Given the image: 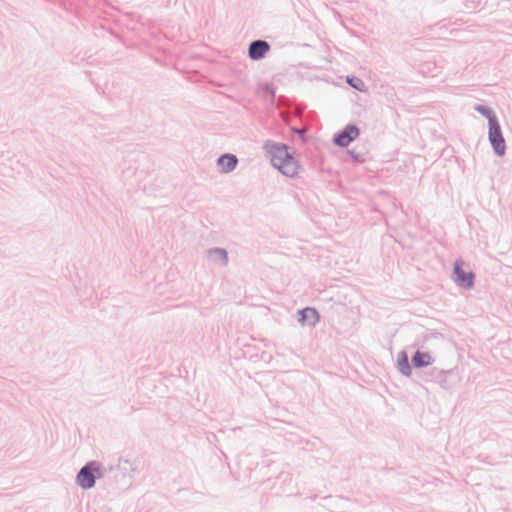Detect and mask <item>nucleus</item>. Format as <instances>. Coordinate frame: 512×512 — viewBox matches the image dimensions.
<instances>
[{
  "label": "nucleus",
  "mask_w": 512,
  "mask_h": 512,
  "mask_svg": "<svg viewBox=\"0 0 512 512\" xmlns=\"http://www.w3.org/2000/svg\"><path fill=\"white\" fill-rule=\"evenodd\" d=\"M398 367H399V370L404 374V375H410V367H409V363H408V359H407V356L405 353H403L401 355V358L398 359Z\"/></svg>",
  "instance_id": "obj_10"
},
{
  "label": "nucleus",
  "mask_w": 512,
  "mask_h": 512,
  "mask_svg": "<svg viewBox=\"0 0 512 512\" xmlns=\"http://www.w3.org/2000/svg\"><path fill=\"white\" fill-rule=\"evenodd\" d=\"M489 121V140L498 155L505 153V140L502 136L500 126L497 122L495 115L488 114Z\"/></svg>",
  "instance_id": "obj_2"
},
{
  "label": "nucleus",
  "mask_w": 512,
  "mask_h": 512,
  "mask_svg": "<svg viewBox=\"0 0 512 512\" xmlns=\"http://www.w3.org/2000/svg\"><path fill=\"white\" fill-rule=\"evenodd\" d=\"M463 262L457 261L455 263V274L457 282L463 287L470 288L473 285L474 275L471 272H465L462 268Z\"/></svg>",
  "instance_id": "obj_6"
},
{
  "label": "nucleus",
  "mask_w": 512,
  "mask_h": 512,
  "mask_svg": "<svg viewBox=\"0 0 512 512\" xmlns=\"http://www.w3.org/2000/svg\"><path fill=\"white\" fill-rule=\"evenodd\" d=\"M412 361L416 367L427 366L431 363V356L428 353L416 352Z\"/></svg>",
  "instance_id": "obj_9"
},
{
  "label": "nucleus",
  "mask_w": 512,
  "mask_h": 512,
  "mask_svg": "<svg viewBox=\"0 0 512 512\" xmlns=\"http://www.w3.org/2000/svg\"><path fill=\"white\" fill-rule=\"evenodd\" d=\"M268 153L273 166L282 174L289 177L297 175L299 165L293 155L288 152L286 145L272 144L268 148Z\"/></svg>",
  "instance_id": "obj_1"
},
{
  "label": "nucleus",
  "mask_w": 512,
  "mask_h": 512,
  "mask_svg": "<svg viewBox=\"0 0 512 512\" xmlns=\"http://www.w3.org/2000/svg\"><path fill=\"white\" fill-rule=\"evenodd\" d=\"M300 322L303 325H315L319 321L318 312L313 308H305L300 311Z\"/></svg>",
  "instance_id": "obj_8"
},
{
  "label": "nucleus",
  "mask_w": 512,
  "mask_h": 512,
  "mask_svg": "<svg viewBox=\"0 0 512 512\" xmlns=\"http://www.w3.org/2000/svg\"><path fill=\"white\" fill-rule=\"evenodd\" d=\"M358 135V128L353 125H349L337 137H335L334 142L341 147H347L358 137Z\"/></svg>",
  "instance_id": "obj_4"
},
{
  "label": "nucleus",
  "mask_w": 512,
  "mask_h": 512,
  "mask_svg": "<svg viewBox=\"0 0 512 512\" xmlns=\"http://www.w3.org/2000/svg\"><path fill=\"white\" fill-rule=\"evenodd\" d=\"M476 109H477V111H479L480 113H482L483 115H485L487 118H488V114H490V115H494V114L492 113V111H491V110H489L488 108H485V107H481V106H479V107H477Z\"/></svg>",
  "instance_id": "obj_12"
},
{
  "label": "nucleus",
  "mask_w": 512,
  "mask_h": 512,
  "mask_svg": "<svg viewBox=\"0 0 512 512\" xmlns=\"http://www.w3.org/2000/svg\"><path fill=\"white\" fill-rule=\"evenodd\" d=\"M347 82L353 86L355 89L359 90V91H363L364 88H365V85L364 83L362 82L361 79L359 78H348L347 79Z\"/></svg>",
  "instance_id": "obj_11"
},
{
  "label": "nucleus",
  "mask_w": 512,
  "mask_h": 512,
  "mask_svg": "<svg viewBox=\"0 0 512 512\" xmlns=\"http://www.w3.org/2000/svg\"><path fill=\"white\" fill-rule=\"evenodd\" d=\"M269 50L270 46L266 41L257 40L250 44L248 53L251 59L259 60L263 58Z\"/></svg>",
  "instance_id": "obj_5"
},
{
  "label": "nucleus",
  "mask_w": 512,
  "mask_h": 512,
  "mask_svg": "<svg viewBox=\"0 0 512 512\" xmlns=\"http://www.w3.org/2000/svg\"><path fill=\"white\" fill-rule=\"evenodd\" d=\"M99 467L96 463H89L83 467L77 475V483L83 489L92 488L95 484L94 472H98Z\"/></svg>",
  "instance_id": "obj_3"
},
{
  "label": "nucleus",
  "mask_w": 512,
  "mask_h": 512,
  "mask_svg": "<svg viewBox=\"0 0 512 512\" xmlns=\"http://www.w3.org/2000/svg\"><path fill=\"white\" fill-rule=\"evenodd\" d=\"M236 156L232 154H225L218 159V166L223 173L232 171L237 164Z\"/></svg>",
  "instance_id": "obj_7"
}]
</instances>
